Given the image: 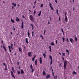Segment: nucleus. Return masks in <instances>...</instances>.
<instances>
[{"label": "nucleus", "mask_w": 79, "mask_h": 79, "mask_svg": "<svg viewBox=\"0 0 79 79\" xmlns=\"http://www.w3.org/2000/svg\"><path fill=\"white\" fill-rule=\"evenodd\" d=\"M24 49L25 51H26V47L25 46H24Z\"/></svg>", "instance_id": "ea45409f"}, {"label": "nucleus", "mask_w": 79, "mask_h": 79, "mask_svg": "<svg viewBox=\"0 0 79 79\" xmlns=\"http://www.w3.org/2000/svg\"><path fill=\"white\" fill-rule=\"evenodd\" d=\"M20 71H21V74H24V71H23V70L21 69L20 70Z\"/></svg>", "instance_id": "aec40b11"}, {"label": "nucleus", "mask_w": 79, "mask_h": 79, "mask_svg": "<svg viewBox=\"0 0 79 79\" xmlns=\"http://www.w3.org/2000/svg\"><path fill=\"white\" fill-rule=\"evenodd\" d=\"M8 47L9 48V52L10 53H11V48L10 47V46H8Z\"/></svg>", "instance_id": "9d476101"}, {"label": "nucleus", "mask_w": 79, "mask_h": 79, "mask_svg": "<svg viewBox=\"0 0 79 79\" xmlns=\"http://www.w3.org/2000/svg\"><path fill=\"white\" fill-rule=\"evenodd\" d=\"M19 62H17V66H18V65H19Z\"/></svg>", "instance_id": "bf43d9fd"}, {"label": "nucleus", "mask_w": 79, "mask_h": 79, "mask_svg": "<svg viewBox=\"0 0 79 79\" xmlns=\"http://www.w3.org/2000/svg\"><path fill=\"white\" fill-rule=\"evenodd\" d=\"M46 32V30H44V35H45V32Z\"/></svg>", "instance_id": "c9c22d12"}, {"label": "nucleus", "mask_w": 79, "mask_h": 79, "mask_svg": "<svg viewBox=\"0 0 79 79\" xmlns=\"http://www.w3.org/2000/svg\"><path fill=\"white\" fill-rule=\"evenodd\" d=\"M16 21L17 22H18V21H19V19H18V17H16Z\"/></svg>", "instance_id": "9b49d317"}, {"label": "nucleus", "mask_w": 79, "mask_h": 79, "mask_svg": "<svg viewBox=\"0 0 79 79\" xmlns=\"http://www.w3.org/2000/svg\"><path fill=\"white\" fill-rule=\"evenodd\" d=\"M35 13H36V12L35 11V10H34V15H35Z\"/></svg>", "instance_id": "7c9ffc66"}, {"label": "nucleus", "mask_w": 79, "mask_h": 79, "mask_svg": "<svg viewBox=\"0 0 79 79\" xmlns=\"http://www.w3.org/2000/svg\"><path fill=\"white\" fill-rule=\"evenodd\" d=\"M66 52L67 53L68 55H69V50H68V49H66Z\"/></svg>", "instance_id": "ddd939ff"}, {"label": "nucleus", "mask_w": 79, "mask_h": 79, "mask_svg": "<svg viewBox=\"0 0 79 79\" xmlns=\"http://www.w3.org/2000/svg\"><path fill=\"white\" fill-rule=\"evenodd\" d=\"M6 69H7V68H5V70L6 71Z\"/></svg>", "instance_id": "0e129e2a"}, {"label": "nucleus", "mask_w": 79, "mask_h": 79, "mask_svg": "<svg viewBox=\"0 0 79 79\" xmlns=\"http://www.w3.org/2000/svg\"><path fill=\"white\" fill-rule=\"evenodd\" d=\"M52 61H53V60H51L50 64H52Z\"/></svg>", "instance_id": "79ce46f5"}, {"label": "nucleus", "mask_w": 79, "mask_h": 79, "mask_svg": "<svg viewBox=\"0 0 79 79\" xmlns=\"http://www.w3.org/2000/svg\"><path fill=\"white\" fill-rule=\"evenodd\" d=\"M65 20L66 22H68V17H67V16H66V15H65Z\"/></svg>", "instance_id": "39448f33"}, {"label": "nucleus", "mask_w": 79, "mask_h": 79, "mask_svg": "<svg viewBox=\"0 0 79 79\" xmlns=\"http://www.w3.org/2000/svg\"><path fill=\"white\" fill-rule=\"evenodd\" d=\"M19 52H20L21 53H22V49H21V47L19 48Z\"/></svg>", "instance_id": "6e6552de"}, {"label": "nucleus", "mask_w": 79, "mask_h": 79, "mask_svg": "<svg viewBox=\"0 0 79 79\" xmlns=\"http://www.w3.org/2000/svg\"><path fill=\"white\" fill-rule=\"evenodd\" d=\"M73 74H77V73L75 72V71H73Z\"/></svg>", "instance_id": "393cba45"}, {"label": "nucleus", "mask_w": 79, "mask_h": 79, "mask_svg": "<svg viewBox=\"0 0 79 79\" xmlns=\"http://www.w3.org/2000/svg\"><path fill=\"white\" fill-rule=\"evenodd\" d=\"M77 38L76 37V36H75V41H77Z\"/></svg>", "instance_id": "bb28decb"}, {"label": "nucleus", "mask_w": 79, "mask_h": 79, "mask_svg": "<svg viewBox=\"0 0 79 79\" xmlns=\"http://www.w3.org/2000/svg\"><path fill=\"white\" fill-rule=\"evenodd\" d=\"M12 69L13 71V72H15V69H14L13 67H12Z\"/></svg>", "instance_id": "b1692460"}, {"label": "nucleus", "mask_w": 79, "mask_h": 79, "mask_svg": "<svg viewBox=\"0 0 79 79\" xmlns=\"http://www.w3.org/2000/svg\"><path fill=\"white\" fill-rule=\"evenodd\" d=\"M28 55L30 57L32 56V53H31V52H28Z\"/></svg>", "instance_id": "0eeeda50"}, {"label": "nucleus", "mask_w": 79, "mask_h": 79, "mask_svg": "<svg viewBox=\"0 0 79 79\" xmlns=\"http://www.w3.org/2000/svg\"><path fill=\"white\" fill-rule=\"evenodd\" d=\"M50 8H51V9H52V10H53V7H50Z\"/></svg>", "instance_id": "de8ad7c7"}, {"label": "nucleus", "mask_w": 79, "mask_h": 79, "mask_svg": "<svg viewBox=\"0 0 79 79\" xmlns=\"http://www.w3.org/2000/svg\"><path fill=\"white\" fill-rule=\"evenodd\" d=\"M1 42H2V43L3 44V41L2 40V41H1Z\"/></svg>", "instance_id": "052dcab7"}, {"label": "nucleus", "mask_w": 79, "mask_h": 79, "mask_svg": "<svg viewBox=\"0 0 79 79\" xmlns=\"http://www.w3.org/2000/svg\"><path fill=\"white\" fill-rule=\"evenodd\" d=\"M49 5L50 6V7H52V4H51V3L50 2H49Z\"/></svg>", "instance_id": "cd10ccee"}, {"label": "nucleus", "mask_w": 79, "mask_h": 79, "mask_svg": "<svg viewBox=\"0 0 79 79\" xmlns=\"http://www.w3.org/2000/svg\"><path fill=\"white\" fill-rule=\"evenodd\" d=\"M12 5H13V6H15V7H16V3H15L13 2L12 3Z\"/></svg>", "instance_id": "f3484780"}, {"label": "nucleus", "mask_w": 79, "mask_h": 79, "mask_svg": "<svg viewBox=\"0 0 79 79\" xmlns=\"http://www.w3.org/2000/svg\"><path fill=\"white\" fill-rule=\"evenodd\" d=\"M56 78H57V76H56V77H54V79H56Z\"/></svg>", "instance_id": "49530a36"}, {"label": "nucleus", "mask_w": 79, "mask_h": 79, "mask_svg": "<svg viewBox=\"0 0 79 79\" xmlns=\"http://www.w3.org/2000/svg\"><path fill=\"white\" fill-rule=\"evenodd\" d=\"M17 73H18V74H20V71H17Z\"/></svg>", "instance_id": "4c0bfd02"}, {"label": "nucleus", "mask_w": 79, "mask_h": 79, "mask_svg": "<svg viewBox=\"0 0 79 79\" xmlns=\"http://www.w3.org/2000/svg\"><path fill=\"white\" fill-rule=\"evenodd\" d=\"M3 48L4 50L6 52V48H5V47L4 46H3Z\"/></svg>", "instance_id": "dca6fc26"}, {"label": "nucleus", "mask_w": 79, "mask_h": 79, "mask_svg": "<svg viewBox=\"0 0 79 79\" xmlns=\"http://www.w3.org/2000/svg\"><path fill=\"white\" fill-rule=\"evenodd\" d=\"M40 7L42 8H43V7H44L43 4H41Z\"/></svg>", "instance_id": "c756f323"}, {"label": "nucleus", "mask_w": 79, "mask_h": 79, "mask_svg": "<svg viewBox=\"0 0 79 79\" xmlns=\"http://www.w3.org/2000/svg\"><path fill=\"white\" fill-rule=\"evenodd\" d=\"M56 44H57L58 43V40H56Z\"/></svg>", "instance_id": "a18cd8bd"}, {"label": "nucleus", "mask_w": 79, "mask_h": 79, "mask_svg": "<svg viewBox=\"0 0 79 79\" xmlns=\"http://www.w3.org/2000/svg\"><path fill=\"white\" fill-rule=\"evenodd\" d=\"M11 21L13 23H15V21L12 19H11Z\"/></svg>", "instance_id": "412c9836"}, {"label": "nucleus", "mask_w": 79, "mask_h": 79, "mask_svg": "<svg viewBox=\"0 0 79 79\" xmlns=\"http://www.w3.org/2000/svg\"><path fill=\"white\" fill-rule=\"evenodd\" d=\"M51 45H54V43H53V42L51 43Z\"/></svg>", "instance_id": "f704fd0d"}, {"label": "nucleus", "mask_w": 79, "mask_h": 79, "mask_svg": "<svg viewBox=\"0 0 79 79\" xmlns=\"http://www.w3.org/2000/svg\"><path fill=\"white\" fill-rule=\"evenodd\" d=\"M43 55L44 56V58H46V55H45V54H43Z\"/></svg>", "instance_id": "5701e85b"}, {"label": "nucleus", "mask_w": 79, "mask_h": 79, "mask_svg": "<svg viewBox=\"0 0 79 79\" xmlns=\"http://www.w3.org/2000/svg\"><path fill=\"white\" fill-rule=\"evenodd\" d=\"M35 3H36V1H35V2L34 3V5H35Z\"/></svg>", "instance_id": "69168bd1"}, {"label": "nucleus", "mask_w": 79, "mask_h": 79, "mask_svg": "<svg viewBox=\"0 0 79 79\" xmlns=\"http://www.w3.org/2000/svg\"><path fill=\"white\" fill-rule=\"evenodd\" d=\"M48 24H50V22H49V21H48Z\"/></svg>", "instance_id": "774afa93"}, {"label": "nucleus", "mask_w": 79, "mask_h": 79, "mask_svg": "<svg viewBox=\"0 0 79 79\" xmlns=\"http://www.w3.org/2000/svg\"><path fill=\"white\" fill-rule=\"evenodd\" d=\"M62 39L63 40V42H64V37H63Z\"/></svg>", "instance_id": "a878e982"}, {"label": "nucleus", "mask_w": 79, "mask_h": 79, "mask_svg": "<svg viewBox=\"0 0 79 79\" xmlns=\"http://www.w3.org/2000/svg\"><path fill=\"white\" fill-rule=\"evenodd\" d=\"M35 57H36V56H35V55L34 56V57H33V58H35Z\"/></svg>", "instance_id": "338daca9"}, {"label": "nucleus", "mask_w": 79, "mask_h": 79, "mask_svg": "<svg viewBox=\"0 0 79 79\" xmlns=\"http://www.w3.org/2000/svg\"><path fill=\"white\" fill-rule=\"evenodd\" d=\"M29 18L30 20H31L32 22H34V17H33V16L32 15H29Z\"/></svg>", "instance_id": "f03ea898"}, {"label": "nucleus", "mask_w": 79, "mask_h": 79, "mask_svg": "<svg viewBox=\"0 0 79 79\" xmlns=\"http://www.w3.org/2000/svg\"><path fill=\"white\" fill-rule=\"evenodd\" d=\"M12 10H13L14 9V6H12Z\"/></svg>", "instance_id": "3c124183"}, {"label": "nucleus", "mask_w": 79, "mask_h": 79, "mask_svg": "<svg viewBox=\"0 0 79 79\" xmlns=\"http://www.w3.org/2000/svg\"><path fill=\"white\" fill-rule=\"evenodd\" d=\"M40 37H42V39L43 40H44V37H43V36H42V35H40Z\"/></svg>", "instance_id": "72a5a7b5"}, {"label": "nucleus", "mask_w": 79, "mask_h": 79, "mask_svg": "<svg viewBox=\"0 0 79 79\" xmlns=\"http://www.w3.org/2000/svg\"><path fill=\"white\" fill-rule=\"evenodd\" d=\"M66 41H67V42H69V40H68V39L66 38Z\"/></svg>", "instance_id": "c03bdc74"}, {"label": "nucleus", "mask_w": 79, "mask_h": 79, "mask_svg": "<svg viewBox=\"0 0 79 79\" xmlns=\"http://www.w3.org/2000/svg\"><path fill=\"white\" fill-rule=\"evenodd\" d=\"M49 48L50 49V50L51 49V46H49Z\"/></svg>", "instance_id": "603ef678"}, {"label": "nucleus", "mask_w": 79, "mask_h": 79, "mask_svg": "<svg viewBox=\"0 0 79 79\" xmlns=\"http://www.w3.org/2000/svg\"><path fill=\"white\" fill-rule=\"evenodd\" d=\"M50 74L47 75L46 76V78L48 79V78H50Z\"/></svg>", "instance_id": "4468645a"}, {"label": "nucleus", "mask_w": 79, "mask_h": 79, "mask_svg": "<svg viewBox=\"0 0 79 79\" xmlns=\"http://www.w3.org/2000/svg\"><path fill=\"white\" fill-rule=\"evenodd\" d=\"M30 26H32V27H33V26H33V24H30Z\"/></svg>", "instance_id": "09e8293b"}, {"label": "nucleus", "mask_w": 79, "mask_h": 79, "mask_svg": "<svg viewBox=\"0 0 79 79\" xmlns=\"http://www.w3.org/2000/svg\"><path fill=\"white\" fill-rule=\"evenodd\" d=\"M61 31H62V32H64V31H63V29H61Z\"/></svg>", "instance_id": "4d7b16f0"}, {"label": "nucleus", "mask_w": 79, "mask_h": 79, "mask_svg": "<svg viewBox=\"0 0 79 79\" xmlns=\"http://www.w3.org/2000/svg\"><path fill=\"white\" fill-rule=\"evenodd\" d=\"M49 59H51V60H53V59L52 58V56L49 55Z\"/></svg>", "instance_id": "6ab92c4d"}, {"label": "nucleus", "mask_w": 79, "mask_h": 79, "mask_svg": "<svg viewBox=\"0 0 79 79\" xmlns=\"http://www.w3.org/2000/svg\"><path fill=\"white\" fill-rule=\"evenodd\" d=\"M30 68H31V69H33V68L32 67V65L31 64L30 65Z\"/></svg>", "instance_id": "2f4dec72"}, {"label": "nucleus", "mask_w": 79, "mask_h": 79, "mask_svg": "<svg viewBox=\"0 0 79 79\" xmlns=\"http://www.w3.org/2000/svg\"><path fill=\"white\" fill-rule=\"evenodd\" d=\"M22 18H25V17H24V15H22Z\"/></svg>", "instance_id": "13d9d810"}, {"label": "nucleus", "mask_w": 79, "mask_h": 79, "mask_svg": "<svg viewBox=\"0 0 79 79\" xmlns=\"http://www.w3.org/2000/svg\"><path fill=\"white\" fill-rule=\"evenodd\" d=\"M43 74L44 75V76H45L46 74V73H45V71H44V70H43Z\"/></svg>", "instance_id": "a211bd4d"}, {"label": "nucleus", "mask_w": 79, "mask_h": 79, "mask_svg": "<svg viewBox=\"0 0 79 79\" xmlns=\"http://www.w3.org/2000/svg\"><path fill=\"white\" fill-rule=\"evenodd\" d=\"M22 21V25H21V28L23 29V20H21Z\"/></svg>", "instance_id": "f8f14e48"}, {"label": "nucleus", "mask_w": 79, "mask_h": 79, "mask_svg": "<svg viewBox=\"0 0 79 79\" xmlns=\"http://www.w3.org/2000/svg\"><path fill=\"white\" fill-rule=\"evenodd\" d=\"M62 60L63 62H64V69H66V66L67 65V60H64V57H62Z\"/></svg>", "instance_id": "f257e3e1"}, {"label": "nucleus", "mask_w": 79, "mask_h": 79, "mask_svg": "<svg viewBox=\"0 0 79 79\" xmlns=\"http://www.w3.org/2000/svg\"><path fill=\"white\" fill-rule=\"evenodd\" d=\"M41 13H42V12H41V11H40L38 14V16H40L41 15Z\"/></svg>", "instance_id": "4be33fe9"}, {"label": "nucleus", "mask_w": 79, "mask_h": 79, "mask_svg": "<svg viewBox=\"0 0 79 79\" xmlns=\"http://www.w3.org/2000/svg\"><path fill=\"white\" fill-rule=\"evenodd\" d=\"M70 41L71 43H73V42H74V40L72 38L70 39Z\"/></svg>", "instance_id": "1a4fd4ad"}, {"label": "nucleus", "mask_w": 79, "mask_h": 79, "mask_svg": "<svg viewBox=\"0 0 79 79\" xmlns=\"http://www.w3.org/2000/svg\"><path fill=\"white\" fill-rule=\"evenodd\" d=\"M55 2L56 3H57V0H55Z\"/></svg>", "instance_id": "680f3d73"}, {"label": "nucleus", "mask_w": 79, "mask_h": 79, "mask_svg": "<svg viewBox=\"0 0 79 79\" xmlns=\"http://www.w3.org/2000/svg\"><path fill=\"white\" fill-rule=\"evenodd\" d=\"M63 34V35H64V32L63 31V32H62Z\"/></svg>", "instance_id": "5fc2aeb1"}, {"label": "nucleus", "mask_w": 79, "mask_h": 79, "mask_svg": "<svg viewBox=\"0 0 79 79\" xmlns=\"http://www.w3.org/2000/svg\"><path fill=\"white\" fill-rule=\"evenodd\" d=\"M62 56H65V53H62Z\"/></svg>", "instance_id": "a19ab883"}, {"label": "nucleus", "mask_w": 79, "mask_h": 79, "mask_svg": "<svg viewBox=\"0 0 79 79\" xmlns=\"http://www.w3.org/2000/svg\"><path fill=\"white\" fill-rule=\"evenodd\" d=\"M25 42L27 44H29V42H28V39L27 38H25Z\"/></svg>", "instance_id": "423d86ee"}, {"label": "nucleus", "mask_w": 79, "mask_h": 79, "mask_svg": "<svg viewBox=\"0 0 79 79\" xmlns=\"http://www.w3.org/2000/svg\"><path fill=\"white\" fill-rule=\"evenodd\" d=\"M56 12L57 13V15H59V14H58V10L57 9L56 10Z\"/></svg>", "instance_id": "c85d7f7f"}, {"label": "nucleus", "mask_w": 79, "mask_h": 79, "mask_svg": "<svg viewBox=\"0 0 79 79\" xmlns=\"http://www.w3.org/2000/svg\"><path fill=\"white\" fill-rule=\"evenodd\" d=\"M40 64H42V57H40Z\"/></svg>", "instance_id": "20e7f679"}, {"label": "nucleus", "mask_w": 79, "mask_h": 79, "mask_svg": "<svg viewBox=\"0 0 79 79\" xmlns=\"http://www.w3.org/2000/svg\"><path fill=\"white\" fill-rule=\"evenodd\" d=\"M35 65L37 66V59H36L35 60Z\"/></svg>", "instance_id": "2eb2a0df"}, {"label": "nucleus", "mask_w": 79, "mask_h": 79, "mask_svg": "<svg viewBox=\"0 0 79 79\" xmlns=\"http://www.w3.org/2000/svg\"><path fill=\"white\" fill-rule=\"evenodd\" d=\"M10 47L11 48V47H13V44H12L10 45Z\"/></svg>", "instance_id": "58836bf2"}, {"label": "nucleus", "mask_w": 79, "mask_h": 79, "mask_svg": "<svg viewBox=\"0 0 79 79\" xmlns=\"http://www.w3.org/2000/svg\"><path fill=\"white\" fill-rule=\"evenodd\" d=\"M52 75H53V76L55 77V76L54 75V73H53V72H52Z\"/></svg>", "instance_id": "e2e57ef3"}, {"label": "nucleus", "mask_w": 79, "mask_h": 79, "mask_svg": "<svg viewBox=\"0 0 79 79\" xmlns=\"http://www.w3.org/2000/svg\"><path fill=\"white\" fill-rule=\"evenodd\" d=\"M3 65H4L5 66H6V64H5V63H3Z\"/></svg>", "instance_id": "864d4df0"}, {"label": "nucleus", "mask_w": 79, "mask_h": 79, "mask_svg": "<svg viewBox=\"0 0 79 79\" xmlns=\"http://www.w3.org/2000/svg\"><path fill=\"white\" fill-rule=\"evenodd\" d=\"M27 35H30V33H29V30L28 31Z\"/></svg>", "instance_id": "473e14b6"}, {"label": "nucleus", "mask_w": 79, "mask_h": 79, "mask_svg": "<svg viewBox=\"0 0 79 79\" xmlns=\"http://www.w3.org/2000/svg\"><path fill=\"white\" fill-rule=\"evenodd\" d=\"M35 59V58H34V57H33L32 59V61H34V60Z\"/></svg>", "instance_id": "e433bc0d"}, {"label": "nucleus", "mask_w": 79, "mask_h": 79, "mask_svg": "<svg viewBox=\"0 0 79 79\" xmlns=\"http://www.w3.org/2000/svg\"><path fill=\"white\" fill-rule=\"evenodd\" d=\"M34 72V69H31V72L32 73Z\"/></svg>", "instance_id": "37998d69"}, {"label": "nucleus", "mask_w": 79, "mask_h": 79, "mask_svg": "<svg viewBox=\"0 0 79 79\" xmlns=\"http://www.w3.org/2000/svg\"><path fill=\"white\" fill-rule=\"evenodd\" d=\"M59 21H60V17H59Z\"/></svg>", "instance_id": "8fccbe9b"}, {"label": "nucleus", "mask_w": 79, "mask_h": 79, "mask_svg": "<svg viewBox=\"0 0 79 79\" xmlns=\"http://www.w3.org/2000/svg\"><path fill=\"white\" fill-rule=\"evenodd\" d=\"M34 26L32 27V30H33V29H34Z\"/></svg>", "instance_id": "6e6d98bb"}, {"label": "nucleus", "mask_w": 79, "mask_h": 79, "mask_svg": "<svg viewBox=\"0 0 79 79\" xmlns=\"http://www.w3.org/2000/svg\"><path fill=\"white\" fill-rule=\"evenodd\" d=\"M10 73L11 74V75L12 77H13V78H14V79H15V75H14V74H13V71H11L10 72Z\"/></svg>", "instance_id": "7ed1b4c3"}]
</instances>
